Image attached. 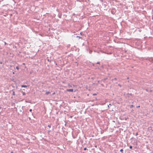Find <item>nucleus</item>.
<instances>
[{
	"label": "nucleus",
	"mask_w": 153,
	"mask_h": 153,
	"mask_svg": "<svg viewBox=\"0 0 153 153\" xmlns=\"http://www.w3.org/2000/svg\"><path fill=\"white\" fill-rule=\"evenodd\" d=\"M50 93H51V92H46V93H45V94L46 95H48V94H50Z\"/></svg>",
	"instance_id": "3"
},
{
	"label": "nucleus",
	"mask_w": 153,
	"mask_h": 153,
	"mask_svg": "<svg viewBox=\"0 0 153 153\" xmlns=\"http://www.w3.org/2000/svg\"><path fill=\"white\" fill-rule=\"evenodd\" d=\"M27 87V86L26 85H22V87Z\"/></svg>",
	"instance_id": "4"
},
{
	"label": "nucleus",
	"mask_w": 153,
	"mask_h": 153,
	"mask_svg": "<svg viewBox=\"0 0 153 153\" xmlns=\"http://www.w3.org/2000/svg\"><path fill=\"white\" fill-rule=\"evenodd\" d=\"M13 48H16V46H15L14 45L13 46Z\"/></svg>",
	"instance_id": "7"
},
{
	"label": "nucleus",
	"mask_w": 153,
	"mask_h": 153,
	"mask_svg": "<svg viewBox=\"0 0 153 153\" xmlns=\"http://www.w3.org/2000/svg\"><path fill=\"white\" fill-rule=\"evenodd\" d=\"M73 89H67V91H70V92H73Z\"/></svg>",
	"instance_id": "2"
},
{
	"label": "nucleus",
	"mask_w": 153,
	"mask_h": 153,
	"mask_svg": "<svg viewBox=\"0 0 153 153\" xmlns=\"http://www.w3.org/2000/svg\"><path fill=\"white\" fill-rule=\"evenodd\" d=\"M86 149H86V148H84V150H86Z\"/></svg>",
	"instance_id": "12"
},
{
	"label": "nucleus",
	"mask_w": 153,
	"mask_h": 153,
	"mask_svg": "<svg viewBox=\"0 0 153 153\" xmlns=\"http://www.w3.org/2000/svg\"><path fill=\"white\" fill-rule=\"evenodd\" d=\"M92 52V51L91 50H90L89 51L90 53H91Z\"/></svg>",
	"instance_id": "11"
},
{
	"label": "nucleus",
	"mask_w": 153,
	"mask_h": 153,
	"mask_svg": "<svg viewBox=\"0 0 153 153\" xmlns=\"http://www.w3.org/2000/svg\"><path fill=\"white\" fill-rule=\"evenodd\" d=\"M48 126L49 127V128H51V126H50V125H48Z\"/></svg>",
	"instance_id": "13"
},
{
	"label": "nucleus",
	"mask_w": 153,
	"mask_h": 153,
	"mask_svg": "<svg viewBox=\"0 0 153 153\" xmlns=\"http://www.w3.org/2000/svg\"><path fill=\"white\" fill-rule=\"evenodd\" d=\"M109 105H111V104H109Z\"/></svg>",
	"instance_id": "21"
},
{
	"label": "nucleus",
	"mask_w": 153,
	"mask_h": 153,
	"mask_svg": "<svg viewBox=\"0 0 153 153\" xmlns=\"http://www.w3.org/2000/svg\"><path fill=\"white\" fill-rule=\"evenodd\" d=\"M30 111H32V109H30Z\"/></svg>",
	"instance_id": "16"
},
{
	"label": "nucleus",
	"mask_w": 153,
	"mask_h": 153,
	"mask_svg": "<svg viewBox=\"0 0 153 153\" xmlns=\"http://www.w3.org/2000/svg\"><path fill=\"white\" fill-rule=\"evenodd\" d=\"M97 64H100V62H98L97 63Z\"/></svg>",
	"instance_id": "14"
},
{
	"label": "nucleus",
	"mask_w": 153,
	"mask_h": 153,
	"mask_svg": "<svg viewBox=\"0 0 153 153\" xmlns=\"http://www.w3.org/2000/svg\"><path fill=\"white\" fill-rule=\"evenodd\" d=\"M134 106L133 105H131L130 106V108H132Z\"/></svg>",
	"instance_id": "5"
},
{
	"label": "nucleus",
	"mask_w": 153,
	"mask_h": 153,
	"mask_svg": "<svg viewBox=\"0 0 153 153\" xmlns=\"http://www.w3.org/2000/svg\"><path fill=\"white\" fill-rule=\"evenodd\" d=\"M55 94V92H54V93H53L52 94H53H53Z\"/></svg>",
	"instance_id": "18"
},
{
	"label": "nucleus",
	"mask_w": 153,
	"mask_h": 153,
	"mask_svg": "<svg viewBox=\"0 0 153 153\" xmlns=\"http://www.w3.org/2000/svg\"><path fill=\"white\" fill-rule=\"evenodd\" d=\"M137 107H140V106H137Z\"/></svg>",
	"instance_id": "22"
},
{
	"label": "nucleus",
	"mask_w": 153,
	"mask_h": 153,
	"mask_svg": "<svg viewBox=\"0 0 153 153\" xmlns=\"http://www.w3.org/2000/svg\"><path fill=\"white\" fill-rule=\"evenodd\" d=\"M12 94L13 95H15V92L14 91H13V94Z\"/></svg>",
	"instance_id": "6"
},
{
	"label": "nucleus",
	"mask_w": 153,
	"mask_h": 153,
	"mask_svg": "<svg viewBox=\"0 0 153 153\" xmlns=\"http://www.w3.org/2000/svg\"><path fill=\"white\" fill-rule=\"evenodd\" d=\"M4 44L5 45H6L7 44V43L5 42H4Z\"/></svg>",
	"instance_id": "15"
},
{
	"label": "nucleus",
	"mask_w": 153,
	"mask_h": 153,
	"mask_svg": "<svg viewBox=\"0 0 153 153\" xmlns=\"http://www.w3.org/2000/svg\"><path fill=\"white\" fill-rule=\"evenodd\" d=\"M129 148L130 149H131L132 148V146H130V147H129Z\"/></svg>",
	"instance_id": "10"
},
{
	"label": "nucleus",
	"mask_w": 153,
	"mask_h": 153,
	"mask_svg": "<svg viewBox=\"0 0 153 153\" xmlns=\"http://www.w3.org/2000/svg\"><path fill=\"white\" fill-rule=\"evenodd\" d=\"M96 95V94H93V95Z\"/></svg>",
	"instance_id": "19"
},
{
	"label": "nucleus",
	"mask_w": 153,
	"mask_h": 153,
	"mask_svg": "<svg viewBox=\"0 0 153 153\" xmlns=\"http://www.w3.org/2000/svg\"><path fill=\"white\" fill-rule=\"evenodd\" d=\"M0 63H1V64H2V62H0Z\"/></svg>",
	"instance_id": "23"
},
{
	"label": "nucleus",
	"mask_w": 153,
	"mask_h": 153,
	"mask_svg": "<svg viewBox=\"0 0 153 153\" xmlns=\"http://www.w3.org/2000/svg\"><path fill=\"white\" fill-rule=\"evenodd\" d=\"M16 68L17 70H18L19 68V67L18 66H17Z\"/></svg>",
	"instance_id": "8"
},
{
	"label": "nucleus",
	"mask_w": 153,
	"mask_h": 153,
	"mask_svg": "<svg viewBox=\"0 0 153 153\" xmlns=\"http://www.w3.org/2000/svg\"><path fill=\"white\" fill-rule=\"evenodd\" d=\"M121 152H122L123 151V149H121L120 150Z\"/></svg>",
	"instance_id": "9"
},
{
	"label": "nucleus",
	"mask_w": 153,
	"mask_h": 153,
	"mask_svg": "<svg viewBox=\"0 0 153 153\" xmlns=\"http://www.w3.org/2000/svg\"><path fill=\"white\" fill-rule=\"evenodd\" d=\"M77 37H79V38H81V37H80L79 36H77Z\"/></svg>",
	"instance_id": "17"
},
{
	"label": "nucleus",
	"mask_w": 153,
	"mask_h": 153,
	"mask_svg": "<svg viewBox=\"0 0 153 153\" xmlns=\"http://www.w3.org/2000/svg\"><path fill=\"white\" fill-rule=\"evenodd\" d=\"M25 94V93H23V95H24Z\"/></svg>",
	"instance_id": "20"
},
{
	"label": "nucleus",
	"mask_w": 153,
	"mask_h": 153,
	"mask_svg": "<svg viewBox=\"0 0 153 153\" xmlns=\"http://www.w3.org/2000/svg\"><path fill=\"white\" fill-rule=\"evenodd\" d=\"M149 60L151 63H152L153 62V59L152 58L149 59Z\"/></svg>",
	"instance_id": "1"
}]
</instances>
